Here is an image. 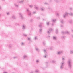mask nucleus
<instances>
[{
	"mask_svg": "<svg viewBox=\"0 0 73 73\" xmlns=\"http://www.w3.org/2000/svg\"><path fill=\"white\" fill-rule=\"evenodd\" d=\"M71 59H69L68 62V68H72V65L71 64Z\"/></svg>",
	"mask_w": 73,
	"mask_h": 73,
	"instance_id": "obj_1",
	"label": "nucleus"
},
{
	"mask_svg": "<svg viewBox=\"0 0 73 73\" xmlns=\"http://www.w3.org/2000/svg\"><path fill=\"white\" fill-rule=\"evenodd\" d=\"M68 15H70V16H73V13H71V14H69V13H68V12H66L65 14L63 15V17H64V18H65V17H66V16H68Z\"/></svg>",
	"mask_w": 73,
	"mask_h": 73,
	"instance_id": "obj_2",
	"label": "nucleus"
},
{
	"mask_svg": "<svg viewBox=\"0 0 73 73\" xmlns=\"http://www.w3.org/2000/svg\"><path fill=\"white\" fill-rule=\"evenodd\" d=\"M64 62H62L61 63L60 65L61 66H60V69H63L64 68Z\"/></svg>",
	"mask_w": 73,
	"mask_h": 73,
	"instance_id": "obj_3",
	"label": "nucleus"
},
{
	"mask_svg": "<svg viewBox=\"0 0 73 73\" xmlns=\"http://www.w3.org/2000/svg\"><path fill=\"white\" fill-rule=\"evenodd\" d=\"M26 12H28V15H29V16H31V12L29 10V9H27Z\"/></svg>",
	"mask_w": 73,
	"mask_h": 73,
	"instance_id": "obj_4",
	"label": "nucleus"
},
{
	"mask_svg": "<svg viewBox=\"0 0 73 73\" xmlns=\"http://www.w3.org/2000/svg\"><path fill=\"white\" fill-rule=\"evenodd\" d=\"M53 31V29H49V31H48L47 32V33L49 34L50 33V32H52Z\"/></svg>",
	"mask_w": 73,
	"mask_h": 73,
	"instance_id": "obj_5",
	"label": "nucleus"
},
{
	"mask_svg": "<svg viewBox=\"0 0 73 73\" xmlns=\"http://www.w3.org/2000/svg\"><path fill=\"white\" fill-rule=\"evenodd\" d=\"M62 34H69V33L68 31H67L66 32H64V31H62Z\"/></svg>",
	"mask_w": 73,
	"mask_h": 73,
	"instance_id": "obj_6",
	"label": "nucleus"
},
{
	"mask_svg": "<svg viewBox=\"0 0 73 73\" xmlns=\"http://www.w3.org/2000/svg\"><path fill=\"white\" fill-rule=\"evenodd\" d=\"M62 53V51H59L58 52H57V54H61Z\"/></svg>",
	"mask_w": 73,
	"mask_h": 73,
	"instance_id": "obj_7",
	"label": "nucleus"
},
{
	"mask_svg": "<svg viewBox=\"0 0 73 73\" xmlns=\"http://www.w3.org/2000/svg\"><path fill=\"white\" fill-rule=\"evenodd\" d=\"M52 22H53V23H55V22L56 21V19H52Z\"/></svg>",
	"mask_w": 73,
	"mask_h": 73,
	"instance_id": "obj_8",
	"label": "nucleus"
},
{
	"mask_svg": "<svg viewBox=\"0 0 73 73\" xmlns=\"http://www.w3.org/2000/svg\"><path fill=\"white\" fill-rule=\"evenodd\" d=\"M19 15L20 16V17L21 18V19H23V16H22V15L21 13H19Z\"/></svg>",
	"mask_w": 73,
	"mask_h": 73,
	"instance_id": "obj_9",
	"label": "nucleus"
},
{
	"mask_svg": "<svg viewBox=\"0 0 73 73\" xmlns=\"http://www.w3.org/2000/svg\"><path fill=\"white\" fill-rule=\"evenodd\" d=\"M57 37H56L54 36L53 37V40H57Z\"/></svg>",
	"mask_w": 73,
	"mask_h": 73,
	"instance_id": "obj_10",
	"label": "nucleus"
},
{
	"mask_svg": "<svg viewBox=\"0 0 73 73\" xmlns=\"http://www.w3.org/2000/svg\"><path fill=\"white\" fill-rule=\"evenodd\" d=\"M14 5L15 7H18V5H17V4L15 3H14Z\"/></svg>",
	"mask_w": 73,
	"mask_h": 73,
	"instance_id": "obj_11",
	"label": "nucleus"
},
{
	"mask_svg": "<svg viewBox=\"0 0 73 73\" xmlns=\"http://www.w3.org/2000/svg\"><path fill=\"white\" fill-rule=\"evenodd\" d=\"M23 2H24V0H22V1H18V3H23Z\"/></svg>",
	"mask_w": 73,
	"mask_h": 73,
	"instance_id": "obj_12",
	"label": "nucleus"
},
{
	"mask_svg": "<svg viewBox=\"0 0 73 73\" xmlns=\"http://www.w3.org/2000/svg\"><path fill=\"white\" fill-rule=\"evenodd\" d=\"M12 18L13 19H16V17H15V16L13 15L12 16Z\"/></svg>",
	"mask_w": 73,
	"mask_h": 73,
	"instance_id": "obj_13",
	"label": "nucleus"
},
{
	"mask_svg": "<svg viewBox=\"0 0 73 73\" xmlns=\"http://www.w3.org/2000/svg\"><path fill=\"white\" fill-rule=\"evenodd\" d=\"M35 72H36V73H38V72H39V70H36L35 71Z\"/></svg>",
	"mask_w": 73,
	"mask_h": 73,
	"instance_id": "obj_14",
	"label": "nucleus"
},
{
	"mask_svg": "<svg viewBox=\"0 0 73 73\" xmlns=\"http://www.w3.org/2000/svg\"><path fill=\"white\" fill-rule=\"evenodd\" d=\"M23 29H25V27L24 26H23Z\"/></svg>",
	"mask_w": 73,
	"mask_h": 73,
	"instance_id": "obj_15",
	"label": "nucleus"
},
{
	"mask_svg": "<svg viewBox=\"0 0 73 73\" xmlns=\"http://www.w3.org/2000/svg\"><path fill=\"white\" fill-rule=\"evenodd\" d=\"M56 33H58V30L57 29H56Z\"/></svg>",
	"mask_w": 73,
	"mask_h": 73,
	"instance_id": "obj_16",
	"label": "nucleus"
},
{
	"mask_svg": "<svg viewBox=\"0 0 73 73\" xmlns=\"http://www.w3.org/2000/svg\"><path fill=\"white\" fill-rule=\"evenodd\" d=\"M70 53L71 54H73V51H72V50L70 51Z\"/></svg>",
	"mask_w": 73,
	"mask_h": 73,
	"instance_id": "obj_17",
	"label": "nucleus"
},
{
	"mask_svg": "<svg viewBox=\"0 0 73 73\" xmlns=\"http://www.w3.org/2000/svg\"><path fill=\"white\" fill-rule=\"evenodd\" d=\"M56 15L57 16H59V14H58V13H56Z\"/></svg>",
	"mask_w": 73,
	"mask_h": 73,
	"instance_id": "obj_18",
	"label": "nucleus"
},
{
	"mask_svg": "<svg viewBox=\"0 0 73 73\" xmlns=\"http://www.w3.org/2000/svg\"><path fill=\"white\" fill-rule=\"evenodd\" d=\"M29 7L30 8H32V7H33V6L32 5H30Z\"/></svg>",
	"mask_w": 73,
	"mask_h": 73,
	"instance_id": "obj_19",
	"label": "nucleus"
},
{
	"mask_svg": "<svg viewBox=\"0 0 73 73\" xmlns=\"http://www.w3.org/2000/svg\"><path fill=\"white\" fill-rule=\"evenodd\" d=\"M60 21L61 23H64V21H63V20H61Z\"/></svg>",
	"mask_w": 73,
	"mask_h": 73,
	"instance_id": "obj_20",
	"label": "nucleus"
},
{
	"mask_svg": "<svg viewBox=\"0 0 73 73\" xmlns=\"http://www.w3.org/2000/svg\"><path fill=\"white\" fill-rule=\"evenodd\" d=\"M35 48L36 49V50L37 51H38V48Z\"/></svg>",
	"mask_w": 73,
	"mask_h": 73,
	"instance_id": "obj_21",
	"label": "nucleus"
},
{
	"mask_svg": "<svg viewBox=\"0 0 73 73\" xmlns=\"http://www.w3.org/2000/svg\"><path fill=\"white\" fill-rule=\"evenodd\" d=\"M35 8L36 9H38V8L37 7H35Z\"/></svg>",
	"mask_w": 73,
	"mask_h": 73,
	"instance_id": "obj_22",
	"label": "nucleus"
},
{
	"mask_svg": "<svg viewBox=\"0 0 73 73\" xmlns=\"http://www.w3.org/2000/svg\"><path fill=\"white\" fill-rule=\"evenodd\" d=\"M43 57L44 58H46V55L45 56H44Z\"/></svg>",
	"mask_w": 73,
	"mask_h": 73,
	"instance_id": "obj_23",
	"label": "nucleus"
},
{
	"mask_svg": "<svg viewBox=\"0 0 73 73\" xmlns=\"http://www.w3.org/2000/svg\"><path fill=\"white\" fill-rule=\"evenodd\" d=\"M47 25H49V23L47 22Z\"/></svg>",
	"mask_w": 73,
	"mask_h": 73,
	"instance_id": "obj_24",
	"label": "nucleus"
},
{
	"mask_svg": "<svg viewBox=\"0 0 73 73\" xmlns=\"http://www.w3.org/2000/svg\"><path fill=\"white\" fill-rule=\"evenodd\" d=\"M7 15H9V12L7 13Z\"/></svg>",
	"mask_w": 73,
	"mask_h": 73,
	"instance_id": "obj_25",
	"label": "nucleus"
},
{
	"mask_svg": "<svg viewBox=\"0 0 73 73\" xmlns=\"http://www.w3.org/2000/svg\"><path fill=\"white\" fill-rule=\"evenodd\" d=\"M24 36H25V37H26V36H27V35L26 34H24Z\"/></svg>",
	"mask_w": 73,
	"mask_h": 73,
	"instance_id": "obj_26",
	"label": "nucleus"
},
{
	"mask_svg": "<svg viewBox=\"0 0 73 73\" xmlns=\"http://www.w3.org/2000/svg\"><path fill=\"white\" fill-rule=\"evenodd\" d=\"M41 10L42 11H44V9H43L41 8Z\"/></svg>",
	"mask_w": 73,
	"mask_h": 73,
	"instance_id": "obj_27",
	"label": "nucleus"
},
{
	"mask_svg": "<svg viewBox=\"0 0 73 73\" xmlns=\"http://www.w3.org/2000/svg\"><path fill=\"white\" fill-rule=\"evenodd\" d=\"M34 39H35V40H37V38L36 37H35V38H34Z\"/></svg>",
	"mask_w": 73,
	"mask_h": 73,
	"instance_id": "obj_28",
	"label": "nucleus"
},
{
	"mask_svg": "<svg viewBox=\"0 0 73 73\" xmlns=\"http://www.w3.org/2000/svg\"><path fill=\"white\" fill-rule=\"evenodd\" d=\"M43 51H44V53H45V52H46V50H43Z\"/></svg>",
	"mask_w": 73,
	"mask_h": 73,
	"instance_id": "obj_29",
	"label": "nucleus"
},
{
	"mask_svg": "<svg viewBox=\"0 0 73 73\" xmlns=\"http://www.w3.org/2000/svg\"><path fill=\"white\" fill-rule=\"evenodd\" d=\"M38 62H39V61L38 60H36V62L37 63H38Z\"/></svg>",
	"mask_w": 73,
	"mask_h": 73,
	"instance_id": "obj_30",
	"label": "nucleus"
},
{
	"mask_svg": "<svg viewBox=\"0 0 73 73\" xmlns=\"http://www.w3.org/2000/svg\"><path fill=\"white\" fill-rule=\"evenodd\" d=\"M24 43H21V45H24Z\"/></svg>",
	"mask_w": 73,
	"mask_h": 73,
	"instance_id": "obj_31",
	"label": "nucleus"
},
{
	"mask_svg": "<svg viewBox=\"0 0 73 73\" xmlns=\"http://www.w3.org/2000/svg\"><path fill=\"white\" fill-rule=\"evenodd\" d=\"M24 58H26V57H27V56H24Z\"/></svg>",
	"mask_w": 73,
	"mask_h": 73,
	"instance_id": "obj_32",
	"label": "nucleus"
},
{
	"mask_svg": "<svg viewBox=\"0 0 73 73\" xmlns=\"http://www.w3.org/2000/svg\"><path fill=\"white\" fill-rule=\"evenodd\" d=\"M41 31H42V29H41L40 30V32H41Z\"/></svg>",
	"mask_w": 73,
	"mask_h": 73,
	"instance_id": "obj_33",
	"label": "nucleus"
},
{
	"mask_svg": "<svg viewBox=\"0 0 73 73\" xmlns=\"http://www.w3.org/2000/svg\"><path fill=\"white\" fill-rule=\"evenodd\" d=\"M72 8H70V10H72Z\"/></svg>",
	"mask_w": 73,
	"mask_h": 73,
	"instance_id": "obj_34",
	"label": "nucleus"
},
{
	"mask_svg": "<svg viewBox=\"0 0 73 73\" xmlns=\"http://www.w3.org/2000/svg\"><path fill=\"white\" fill-rule=\"evenodd\" d=\"M62 60H65V59H64V58H62Z\"/></svg>",
	"mask_w": 73,
	"mask_h": 73,
	"instance_id": "obj_35",
	"label": "nucleus"
},
{
	"mask_svg": "<svg viewBox=\"0 0 73 73\" xmlns=\"http://www.w3.org/2000/svg\"><path fill=\"white\" fill-rule=\"evenodd\" d=\"M36 13V12H33V13H34V14H35Z\"/></svg>",
	"mask_w": 73,
	"mask_h": 73,
	"instance_id": "obj_36",
	"label": "nucleus"
},
{
	"mask_svg": "<svg viewBox=\"0 0 73 73\" xmlns=\"http://www.w3.org/2000/svg\"><path fill=\"white\" fill-rule=\"evenodd\" d=\"M62 38H64V37L63 36V37H62Z\"/></svg>",
	"mask_w": 73,
	"mask_h": 73,
	"instance_id": "obj_37",
	"label": "nucleus"
},
{
	"mask_svg": "<svg viewBox=\"0 0 73 73\" xmlns=\"http://www.w3.org/2000/svg\"><path fill=\"white\" fill-rule=\"evenodd\" d=\"M28 40H30V38H28Z\"/></svg>",
	"mask_w": 73,
	"mask_h": 73,
	"instance_id": "obj_38",
	"label": "nucleus"
},
{
	"mask_svg": "<svg viewBox=\"0 0 73 73\" xmlns=\"http://www.w3.org/2000/svg\"><path fill=\"white\" fill-rule=\"evenodd\" d=\"M40 27H41V25H39Z\"/></svg>",
	"mask_w": 73,
	"mask_h": 73,
	"instance_id": "obj_39",
	"label": "nucleus"
},
{
	"mask_svg": "<svg viewBox=\"0 0 73 73\" xmlns=\"http://www.w3.org/2000/svg\"><path fill=\"white\" fill-rule=\"evenodd\" d=\"M61 27H63V25H61Z\"/></svg>",
	"mask_w": 73,
	"mask_h": 73,
	"instance_id": "obj_40",
	"label": "nucleus"
},
{
	"mask_svg": "<svg viewBox=\"0 0 73 73\" xmlns=\"http://www.w3.org/2000/svg\"><path fill=\"white\" fill-rule=\"evenodd\" d=\"M9 46V47H11V45H10Z\"/></svg>",
	"mask_w": 73,
	"mask_h": 73,
	"instance_id": "obj_41",
	"label": "nucleus"
},
{
	"mask_svg": "<svg viewBox=\"0 0 73 73\" xmlns=\"http://www.w3.org/2000/svg\"><path fill=\"white\" fill-rule=\"evenodd\" d=\"M3 73H7V72H3Z\"/></svg>",
	"mask_w": 73,
	"mask_h": 73,
	"instance_id": "obj_42",
	"label": "nucleus"
},
{
	"mask_svg": "<svg viewBox=\"0 0 73 73\" xmlns=\"http://www.w3.org/2000/svg\"><path fill=\"white\" fill-rule=\"evenodd\" d=\"M13 58L15 59L16 58V57H14Z\"/></svg>",
	"mask_w": 73,
	"mask_h": 73,
	"instance_id": "obj_43",
	"label": "nucleus"
},
{
	"mask_svg": "<svg viewBox=\"0 0 73 73\" xmlns=\"http://www.w3.org/2000/svg\"><path fill=\"white\" fill-rule=\"evenodd\" d=\"M72 36L73 37V35H72Z\"/></svg>",
	"mask_w": 73,
	"mask_h": 73,
	"instance_id": "obj_44",
	"label": "nucleus"
},
{
	"mask_svg": "<svg viewBox=\"0 0 73 73\" xmlns=\"http://www.w3.org/2000/svg\"><path fill=\"white\" fill-rule=\"evenodd\" d=\"M45 4H47V3H45Z\"/></svg>",
	"mask_w": 73,
	"mask_h": 73,
	"instance_id": "obj_45",
	"label": "nucleus"
},
{
	"mask_svg": "<svg viewBox=\"0 0 73 73\" xmlns=\"http://www.w3.org/2000/svg\"><path fill=\"white\" fill-rule=\"evenodd\" d=\"M52 25H53V24H52Z\"/></svg>",
	"mask_w": 73,
	"mask_h": 73,
	"instance_id": "obj_46",
	"label": "nucleus"
},
{
	"mask_svg": "<svg viewBox=\"0 0 73 73\" xmlns=\"http://www.w3.org/2000/svg\"><path fill=\"white\" fill-rule=\"evenodd\" d=\"M31 73H33V72H31Z\"/></svg>",
	"mask_w": 73,
	"mask_h": 73,
	"instance_id": "obj_47",
	"label": "nucleus"
},
{
	"mask_svg": "<svg viewBox=\"0 0 73 73\" xmlns=\"http://www.w3.org/2000/svg\"><path fill=\"white\" fill-rule=\"evenodd\" d=\"M70 23H71V22H70Z\"/></svg>",
	"mask_w": 73,
	"mask_h": 73,
	"instance_id": "obj_48",
	"label": "nucleus"
},
{
	"mask_svg": "<svg viewBox=\"0 0 73 73\" xmlns=\"http://www.w3.org/2000/svg\"><path fill=\"white\" fill-rule=\"evenodd\" d=\"M1 14H0V16H1Z\"/></svg>",
	"mask_w": 73,
	"mask_h": 73,
	"instance_id": "obj_49",
	"label": "nucleus"
},
{
	"mask_svg": "<svg viewBox=\"0 0 73 73\" xmlns=\"http://www.w3.org/2000/svg\"><path fill=\"white\" fill-rule=\"evenodd\" d=\"M50 37V36H49V37Z\"/></svg>",
	"mask_w": 73,
	"mask_h": 73,
	"instance_id": "obj_50",
	"label": "nucleus"
}]
</instances>
